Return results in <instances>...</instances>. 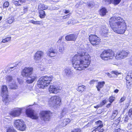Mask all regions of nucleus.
<instances>
[{
  "mask_svg": "<svg viewBox=\"0 0 132 132\" xmlns=\"http://www.w3.org/2000/svg\"><path fill=\"white\" fill-rule=\"evenodd\" d=\"M90 56L83 49H80L78 54L72 58L73 67L76 70H81L88 67L90 64Z\"/></svg>",
  "mask_w": 132,
  "mask_h": 132,
  "instance_id": "f257e3e1",
  "label": "nucleus"
},
{
  "mask_svg": "<svg viewBox=\"0 0 132 132\" xmlns=\"http://www.w3.org/2000/svg\"><path fill=\"white\" fill-rule=\"evenodd\" d=\"M110 24L112 29L118 34H123L127 29V25L125 21L120 17L114 16L110 19Z\"/></svg>",
  "mask_w": 132,
  "mask_h": 132,
  "instance_id": "f03ea898",
  "label": "nucleus"
},
{
  "mask_svg": "<svg viewBox=\"0 0 132 132\" xmlns=\"http://www.w3.org/2000/svg\"><path fill=\"white\" fill-rule=\"evenodd\" d=\"M53 78H54L52 76L41 77L38 81L37 86L39 88H44L49 85Z\"/></svg>",
  "mask_w": 132,
  "mask_h": 132,
  "instance_id": "7ed1b4c3",
  "label": "nucleus"
},
{
  "mask_svg": "<svg viewBox=\"0 0 132 132\" xmlns=\"http://www.w3.org/2000/svg\"><path fill=\"white\" fill-rule=\"evenodd\" d=\"M48 104L50 106L56 107L61 104V99L59 96L55 95L51 97L48 101Z\"/></svg>",
  "mask_w": 132,
  "mask_h": 132,
  "instance_id": "20e7f679",
  "label": "nucleus"
},
{
  "mask_svg": "<svg viewBox=\"0 0 132 132\" xmlns=\"http://www.w3.org/2000/svg\"><path fill=\"white\" fill-rule=\"evenodd\" d=\"M114 55L113 51L111 50H109L103 51L101 54L100 56L103 60H107L112 59Z\"/></svg>",
  "mask_w": 132,
  "mask_h": 132,
  "instance_id": "39448f33",
  "label": "nucleus"
},
{
  "mask_svg": "<svg viewBox=\"0 0 132 132\" xmlns=\"http://www.w3.org/2000/svg\"><path fill=\"white\" fill-rule=\"evenodd\" d=\"M1 95L3 97V101L6 103H8L10 101L8 95V91L7 86L6 85H3L1 88Z\"/></svg>",
  "mask_w": 132,
  "mask_h": 132,
  "instance_id": "423d86ee",
  "label": "nucleus"
},
{
  "mask_svg": "<svg viewBox=\"0 0 132 132\" xmlns=\"http://www.w3.org/2000/svg\"><path fill=\"white\" fill-rule=\"evenodd\" d=\"M33 71V68L32 67H26L23 70L21 74L23 77L28 78L32 74Z\"/></svg>",
  "mask_w": 132,
  "mask_h": 132,
  "instance_id": "0eeeda50",
  "label": "nucleus"
},
{
  "mask_svg": "<svg viewBox=\"0 0 132 132\" xmlns=\"http://www.w3.org/2000/svg\"><path fill=\"white\" fill-rule=\"evenodd\" d=\"M51 114L49 111H42L40 113V115L42 119L46 121L49 120Z\"/></svg>",
  "mask_w": 132,
  "mask_h": 132,
  "instance_id": "6e6552de",
  "label": "nucleus"
},
{
  "mask_svg": "<svg viewBox=\"0 0 132 132\" xmlns=\"http://www.w3.org/2000/svg\"><path fill=\"white\" fill-rule=\"evenodd\" d=\"M26 113L27 116L32 119H36L38 118L37 114L31 109H28L26 110Z\"/></svg>",
  "mask_w": 132,
  "mask_h": 132,
  "instance_id": "1a4fd4ad",
  "label": "nucleus"
},
{
  "mask_svg": "<svg viewBox=\"0 0 132 132\" xmlns=\"http://www.w3.org/2000/svg\"><path fill=\"white\" fill-rule=\"evenodd\" d=\"M61 89V87L60 86L52 85L50 86L49 90L50 93L56 94L59 92Z\"/></svg>",
  "mask_w": 132,
  "mask_h": 132,
  "instance_id": "9d476101",
  "label": "nucleus"
},
{
  "mask_svg": "<svg viewBox=\"0 0 132 132\" xmlns=\"http://www.w3.org/2000/svg\"><path fill=\"white\" fill-rule=\"evenodd\" d=\"M89 39L93 45L98 44L100 42V38L95 35H90L89 36Z\"/></svg>",
  "mask_w": 132,
  "mask_h": 132,
  "instance_id": "9b49d317",
  "label": "nucleus"
},
{
  "mask_svg": "<svg viewBox=\"0 0 132 132\" xmlns=\"http://www.w3.org/2000/svg\"><path fill=\"white\" fill-rule=\"evenodd\" d=\"M44 54V53L42 51H37L34 56L33 58L35 62L37 63L39 62L43 57Z\"/></svg>",
  "mask_w": 132,
  "mask_h": 132,
  "instance_id": "f8f14e48",
  "label": "nucleus"
},
{
  "mask_svg": "<svg viewBox=\"0 0 132 132\" xmlns=\"http://www.w3.org/2000/svg\"><path fill=\"white\" fill-rule=\"evenodd\" d=\"M25 108L24 107L21 108H17L15 110L11 112L10 114L12 116L18 117L21 114V111Z\"/></svg>",
  "mask_w": 132,
  "mask_h": 132,
  "instance_id": "ddd939ff",
  "label": "nucleus"
},
{
  "mask_svg": "<svg viewBox=\"0 0 132 132\" xmlns=\"http://www.w3.org/2000/svg\"><path fill=\"white\" fill-rule=\"evenodd\" d=\"M77 35L76 34H71L66 36L65 38L67 41H75L77 39Z\"/></svg>",
  "mask_w": 132,
  "mask_h": 132,
  "instance_id": "4468645a",
  "label": "nucleus"
},
{
  "mask_svg": "<svg viewBox=\"0 0 132 132\" xmlns=\"http://www.w3.org/2000/svg\"><path fill=\"white\" fill-rule=\"evenodd\" d=\"M126 79L127 85L130 86L132 84V73L130 72L128 73L126 77Z\"/></svg>",
  "mask_w": 132,
  "mask_h": 132,
  "instance_id": "2eb2a0df",
  "label": "nucleus"
},
{
  "mask_svg": "<svg viewBox=\"0 0 132 132\" xmlns=\"http://www.w3.org/2000/svg\"><path fill=\"white\" fill-rule=\"evenodd\" d=\"M57 54V52L52 48L48 49L47 52V55L50 57L55 56Z\"/></svg>",
  "mask_w": 132,
  "mask_h": 132,
  "instance_id": "dca6fc26",
  "label": "nucleus"
},
{
  "mask_svg": "<svg viewBox=\"0 0 132 132\" xmlns=\"http://www.w3.org/2000/svg\"><path fill=\"white\" fill-rule=\"evenodd\" d=\"M121 0H103V2L106 4H109L112 3L115 5L119 4Z\"/></svg>",
  "mask_w": 132,
  "mask_h": 132,
  "instance_id": "f3484780",
  "label": "nucleus"
},
{
  "mask_svg": "<svg viewBox=\"0 0 132 132\" xmlns=\"http://www.w3.org/2000/svg\"><path fill=\"white\" fill-rule=\"evenodd\" d=\"M73 72L72 70L70 69H65L64 70V75L67 77H70L72 76Z\"/></svg>",
  "mask_w": 132,
  "mask_h": 132,
  "instance_id": "a211bd4d",
  "label": "nucleus"
},
{
  "mask_svg": "<svg viewBox=\"0 0 132 132\" xmlns=\"http://www.w3.org/2000/svg\"><path fill=\"white\" fill-rule=\"evenodd\" d=\"M23 121L20 120H15L14 122V126L18 129V128H19V127L20 126L21 124L23 122Z\"/></svg>",
  "mask_w": 132,
  "mask_h": 132,
  "instance_id": "6ab92c4d",
  "label": "nucleus"
},
{
  "mask_svg": "<svg viewBox=\"0 0 132 132\" xmlns=\"http://www.w3.org/2000/svg\"><path fill=\"white\" fill-rule=\"evenodd\" d=\"M96 125V126L95 127H97V128H95V130H100L102 129V128L103 127V125L102 123V121L100 120H98L95 122Z\"/></svg>",
  "mask_w": 132,
  "mask_h": 132,
  "instance_id": "aec40b11",
  "label": "nucleus"
},
{
  "mask_svg": "<svg viewBox=\"0 0 132 132\" xmlns=\"http://www.w3.org/2000/svg\"><path fill=\"white\" fill-rule=\"evenodd\" d=\"M26 80V82L28 84L32 83L34 81L36 80L37 77L35 76H32L30 77Z\"/></svg>",
  "mask_w": 132,
  "mask_h": 132,
  "instance_id": "412c9836",
  "label": "nucleus"
},
{
  "mask_svg": "<svg viewBox=\"0 0 132 132\" xmlns=\"http://www.w3.org/2000/svg\"><path fill=\"white\" fill-rule=\"evenodd\" d=\"M10 88L11 89H16L18 87L15 84V81L13 80L12 82H10L8 84Z\"/></svg>",
  "mask_w": 132,
  "mask_h": 132,
  "instance_id": "4be33fe9",
  "label": "nucleus"
},
{
  "mask_svg": "<svg viewBox=\"0 0 132 132\" xmlns=\"http://www.w3.org/2000/svg\"><path fill=\"white\" fill-rule=\"evenodd\" d=\"M105 84V82L104 81L98 82L97 85L96 86V87L98 91H100L101 88L103 87Z\"/></svg>",
  "mask_w": 132,
  "mask_h": 132,
  "instance_id": "5701e85b",
  "label": "nucleus"
},
{
  "mask_svg": "<svg viewBox=\"0 0 132 132\" xmlns=\"http://www.w3.org/2000/svg\"><path fill=\"white\" fill-rule=\"evenodd\" d=\"M102 32L101 34L104 37L107 36V34L108 31L107 29L105 27L103 26V28L101 29Z\"/></svg>",
  "mask_w": 132,
  "mask_h": 132,
  "instance_id": "b1692460",
  "label": "nucleus"
},
{
  "mask_svg": "<svg viewBox=\"0 0 132 132\" xmlns=\"http://www.w3.org/2000/svg\"><path fill=\"white\" fill-rule=\"evenodd\" d=\"M22 123L18 129L21 131H24L26 130V125L23 122H22Z\"/></svg>",
  "mask_w": 132,
  "mask_h": 132,
  "instance_id": "393cba45",
  "label": "nucleus"
},
{
  "mask_svg": "<svg viewBox=\"0 0 132 132\" xmlns=\"http://www.w3.org/2000/svg\"><path fill=\"white\" fill-rule=\"evenodd\" d=\"M6 82L7 84L12 82L13 80H14L12 78L11 76L10 75H7L6 76Z\"/></svg>",
  "mask_w": 132,
  "mask_h": 132,
  "instance_id": "a878e982",
  "label": "nucleus"
},
{
  "mask_svg": "<svg viewBox=\"0 0 132 132\" xmlns=\"http://www.w3.org/2000/svg\"><path fill=\"white\" fill-rule=\"evenodd\" d=\"M120 53L121 52L120 51L117 52L116 53L115 56V58L116 59L118 60L123 59L121 54Z\"/></svg>",
  "mask_w": 132,
  "mask_h": 132,
  "instance_id": "bb28decb",
  "label": "nucleus"
},
{
  "mask_svg": "<svg viewBox=\"0 0 132 132\" xmlns=\"http://www.w3.org/2000/svg\"><path fill=\"white\" fill-rule=\"evenodd\" d=\"M120 51L121 52L120 53L121 54L123 59L126 57L127 56V55L129 53V52L127 51L122 50Z\"/></svg>",
  "mask_w": 132,
  "mask_h": 132,
  "instance_id": "cd10ccee",
  "label": "nucleus"
},
{
  "mask_svg": "<svg viewBox=\"0 0 132 132\" xmlns=\"http://www.w3.org/2000/svg\"><path fill=\"white\" fill-rule=\"evenodd\" d=\"M107 12L106 9L105 8H103L101 9L100 11V14L101 15L104 16Z\"/></svg>",
  "mask_w": 132,
  "mask_h": 132,
  "instance_id": "c85d7f7f",
  "label": "nucleus"
},
{
  "mask_svg": "<svg viewBox=\"0 0 132 132\" xmlns=\"http://www.w3.org/2000/svg\"><path fill=\"white\" fill-rule=\"evenodd\" d=\"M70 121V120L68 118L64 119L63 120L62 126H65L68 123H69Z\"/></svg>",
  "mask_w": 132,
  "mask_h": 132,
  "instance_id": "c756f323",
  "label": "nucleus"
},
{
  "mask_svg": "<svg viewBox=\"0 0 132 132\" xmlns=\"http://www.w3.org/2000/svg\"><path fill=\"white\" fill-rule=\"evenodd\" d=\"M38 9L41 10H44L46 9L47 8V6L43 4H40L38 6Z\"/></svg>",
  "mask_w": 132,
  "mask_h": 132,
  "instance_id": "7c9ffc66",
  "label": "nucleus"
},
{
  "mask_svg": "<svg viewBox=\"0 0 132 132\" xmlns=\"http://www.w3.org/2000/svg\"><path fill=\"white\" fill-rule=\"evenodd\" d=\"M30 22L34 24H39L40 25L42 24H43V22L41 21H35L33 20H31L30 21Z\"/></svg>",
  "mask_w": 132,
  "mask_h": 132,
  "instance_id": "2f4dec72",
  "label": "nucleus"
},
{
  "mask_svg": "<svg viewBox=\"0 0 132 132\" xmlns=\"http://www.w3.org/2000/svg\"><path fill=\"white\" fill-rule=\"evenodd\" d=\"M14 20V17L11 16L9 17L6 20V22L9 23L11 24L12 23Z\"/></svg>",
  "mask_w": 132,
  "mask_h": 132,
  "instance_id": "473e14b6",
  "label": "nucleus"
},
{
  "mask_svg": "<svg viewBox=\"0 0 132 132\" xmlns=\"http://www.w3.org/2000/svg\"><path fill=\"white\" fill-rule=\"evenodd\" d=\"M85 89V87L84 85L80 86L78 88L77 90L79 92H82Z\"/></svg>",
  "mask_w": 132,
  "mask_h": 132,
  "instance_id": "72a5a7b5",
  "label": "nucleus"
},
{
  "mask_svg": "<svg viewBox=\"0 0 132 132\" xmlns=\"http://www.w3.org/2000/svg\"><path fill=\"white\" fill-rule=\"evenodd\" d=\"M45 12L43 10H42L40 12L39 16L41 18H43L45 17Z\"/></svg>",
  "mask_w": 132,
  "mask_h": 132,
  "instance_id": "f704fd0d",
  "label": "nucleus"
},
{
  "mask_svg": "<svg viewBox=\"0 0 132 132\" xmlns=\"http://www.w3.org/2000/svg\"><path fill=\"white\" fill-rule=\"evenodd\" d=\"M59 50V51L61 53L64 50V48L62 44L60 45Z\"/></svg>",
  "mask_w": 132,
  "mask_h": 132,
  "instance_id": "c9c22d12",
  "label": "nucleus"
},
{
  "mask_svg": "<svg viewBox=\"0 0 132 132\" xmlns=\"http://www.w3.org/2000/svg\"><path fill=\"white\" fill-rule=\"evenodd\" d=\"M11 39V37H7L5 38L3 40L2 42L3 43H5L6 42H8Z\"/></svg>",
  "mask_w": 132,
  "mask_h": 132,
  "instance_id": "e433bc0d",
  "label": "nucleus"
},
{
  "mask_svg": "<svg viewBox=\"0 0 132 132\" xmlns=\"http://www.w3.org/2000/svg\"><path fill=\"white\" fill-rule=\"evenodd\" d=\"M6 132H17V131L13 128L10 127L7 128Z\"/></svg>",
  "mask_w": 132,
  "mask_h": 132,
  "instance_id": "4c0bfd02",
  "label": "nucleus"
},
{
  "mask_svg": "<svg viewBox=\"0 0 132 132\" xmlns=\"http://www.w3.org/2000/svg\"><path fill=\"white\" fill-rule=\"evenodd\" d=\"M38 67L41 71H44L45 69V67L40 64L38 65Z\"/></svg>",
  "mask_w": 132,
  "mask_h": 132,
  "instance_id": "58836bf2",
  "label": "nucleus"
},
{
  "mask_svg": "<svg viewBox=\"0 0 132 132\" xmlns=\"http://www.w3.org/2000/svg\"><path fill=\"white\" fill-rule=\"evenodd\" d=\"M68 112V110L67 109L64 108L62 110V112L61 113L62 116H64V115L67 113Z\"/></svg>",
  "mask_w": 132,
  "mask_h": 132,
  "instance_id": "ea45409f",
  "label": "nucleus"
},
{
  "mask_svg": "<svg viewBox=\"0 0 132 132\" xmlns=\"http://www.w3.org/2000/svg\"><path fill=\"white\" fill-rule=\"evenodd\" d=\"M118 113V111L117 110H115L113 111L112 114V117H113V118H114L117 115Z\"/></svg>",
  "mask_w": 132,
  "mask_h": 132,
  "instance_id": "a19ab883",
  "label": "nucleus"
},
{
  "mask_svg": "<svg viewBox=\"0 0 132 132\" xmlns=\"http://www.w3.org/2000/svg\"><path fill=\"white\" fill-rule=\"evenodd\" d=\"M12 2L16 6H18L21 5V4L20 3L19 1H17L14 0L12 1Z\"/></svg>",
  "mask_w": 132,
  "mask_h": 132,
  "instance_id": "79ce46f5",
  "label": "nucleus"
},
{
  "mask_svg": "<svg viewBox=\"0 0 132 132\" xmlns=\"http://www.w3.org/2000/svg\"><path fill=\"white\" fill-rule=\"evenodd\" d=\"M87 5L89 7H92L94 6V3L92 2H90L88 3Z\"/></svg>",
  "mask_w": 132,
  "mask_h": 132,
  "instance_id": "37998d69",
  "label": "nucleus"
},
{
  "mask_svg": "<svg viewBox=\"0 0 132 132\" xmlns=\"http://www.w3.org/2000/svg\"><path fill=\"white\" fill-rule=\"evenodd\" d=\"M128 114L129 117H132V109H130L129 110Z\"/></svg>",
  "mask_w": 132,
  "mask_h": 132,
  "instance_id": "c03bdc74",
  "label": "nucleus"
},
{
  "mask_svg": "<svg viewBox=\"0 0 132 132\" xmlns=\"http://www.w3.org/2000/svg\"><path fill=\"white\" fill-rule=\"evenodd\" d=\"M115 98L113 96L110 97L109 99V101L110 103H112L115 100Z\"/></svg>",
  "mask_w": 132,
  "mask_h": 132,
  "instance_id": "a18cd8bd",
  "label": "nucleus"
},
{
  "mask_svg": "<svg viewBox=\"0 0 132 132\" xmlns=\"http://www.w3.org/2000/svg\"><path fill=\"white\" fill-rule=\"evenodd\" d=\"M9 2H6L4 4V7H7L9 6Z\"/></svg>",
  "mask_w": 132,
  "mask_h": 132,
  "instance_id": "49530a36",
  "label": "nucleus"
},
{
  "mask_svg": "<svg viewBox=\"0 0 132 132\" xmlns=\"http://www.w3.org/2000/svg\"><path fill=\"white\" fill-rule=\"evenodd\" d=\"M104 131V129H101L100 130H95V128L94 130H93L92 132H103Z\"/></svg>",
  "mask_w": 132,
  "mask_h": 132,
  "instance_id": "de8ad7c7",
  "label": "nucleus"
},
{
  "mask_svg": "<svg viewBox=\"0 0 132 132\" xmlns=\"http://www.w3.org/2000/svg\"><path fill=\"white\" fill-rule=\"evenodd\" d=\"M28 7L27 6H25L23 7V12L24 13L26 12L27 10H28Z\"/></svg>",
  "mask_w": 132,
  "mask_h": 132,
  "instance_id": "09e8293b",
  "label": "nucleus"
},
{
  "mask_svg": "<svg viewBox=\"0 0 132 132\" xmlns=\"http://www.w3.org/2000/svg\"><path fill=\"white\" fill-rule=\"evenodd\" d=\"M106 103V100H103L100 103V105L101 106H102L103 105L105 104Z\"/></svg>",
  "mask_w": 132,
  "mask_h": 132,
  "instance_id": "8fccbe9b",
  "label": "nucleus"
},
{
  "mask_svg": "<svg viewBox=\"0 0 132 132\" xmlns=\"http://www.w3.org/2000/svg\"><path fill=\"white\" fill-rule=\"evenodd\" d=\"M126 99V98L124 96L122 97L120 100V103H121L123 101Z\"/></svg>",
  "mask_w": 132,
  "mask_h": 132,
  "instance_id": "3c124183",
  "label": "nucleus"
},
{
  "mask_svg": "<svg viewBox=\"0 0 132 132\" xmlns=\"http://www.w3.org/2000/svg\"><path fill=\"white\" fill-rule=\"evenodd\" d=\"M80 130L79 129H76L73 131H72L71 132H80Z\"/></svg>",
  "mask_w": 132,
  "mask_h": 132,
  "instance_id": "603ef678",
  "label": "nucleus"
},
{
  "mask_svg": "<svg viewBox=\"0 0 132 132\" xmlns=\"http://www.w3.org/2000/svg\"><path fill=\"white\" fill-rule=\"evenodd\" d=\"M112 74H115L116 75H118L119 74V73L116 71H113L112 72Z\"/></svg>",
  "mask_w": 132,
  "mask_h": 132,
  "instance_id": "864d4df0",
  "label": "nucleus"
},
{
  "mask_svg": "<svg viewBox=\"0 0 132 132\" xmlns=\"http://www.w3.org/2000/svg\"><path fill=\"white\" fill-rule=\"evenodd\" d=\"M19 1L20 3L21 4L24 3L25 2V0H19Z\"/></svg>",
  "mask_w": 132,
  "mask_h": 132,
  "instance_id": "5fc2aeb1",
  "label": "nucleus"
},
{
  "mask_svg": "<svg viewBox=\"0 0 132 132\" xmlns=\"http://www.w3.org/2000/svg\"><path fill=\"white\" fill-rule=\"evenodd\" d=\"M128 117L127 116H126L125 117V118L124 119V121L125 122H127L128 121Z\"/></svg>",
  "mask_w": 132,
  "mask_h": 132,
  "instance_id": "6e6d98bb",
  "label": "nucleus"
},
{
  "mask_svg": "<svg viewBox=\"0 0 132 132\" xmlns=\"http://www.w3.org/2000/svg\"><path fill=\"white\" fill-rule=\"evenodd\" d=\"M63 11L66 14L68 13L69 12V10H63Z\"/></svg>",
  "mask_w": 132,
  "mask_h": 132,
  "instance_id": "4d7b16f0",
  "label": "nucleus"
},
{
  "mask_svg": "<svg viewBox=\"0 0 132 132\" xmlns=\"http://www.w3.org/2000/svg\"><path fill=\"white\" fill-rule=\"evenodd\" d=\"M95 81L94 80H92L90 82V84H93L95 82Z\"/></svg>",
  "mask_w": 132,
  "mask_h": 132,
  "instance_id": "13d9d810",
  "label": "nucleus"
},
{
  "mask_svg": "<svg viewBox=\"0 0 132 132\" xmlns=\"http://www.w3.org/2000/svg\"><path fill=\"white\" fill-rule=\"evenodd\" d=\"M120 128H119L117 129H116L115 130V132H120Z\"/></svg>",
  "mask_w": 132,
  "mask_h": 132,
  "instance_id": "bf43d9fd",
  "label": "nucleus"
},
{
  "mask_svg": "<svg viewBox=\"0 0 132 132\" xmlns=\"http://www.w3.org/2000/svg\"><path fill=\"white\" fill-rule=\"evenodd\" d=\"M101 105H100H100H97V106H94V108H98L100 107H101Z\"/></svg>",
  "mask_w": 132,
  "mask_h": 132,
  "instance_id": "052dcab7",
  "label": "nucleus"
},
{
  "mask_svg": "<svg viewBox=\"0 0 132 132\" xmlns=\"http://www.w3.org/2000/svg\"><path fill=\"white\" fill-rule=\"evenodd\" d=\"M119 92V90L118 89H116L114 91V92L116 93H117Z\"/></svg>",
  "mask_w": 132,
  "mask_h": 132,
  "instance_id": "680f3d73",
  "label": "nucleus"
},
{
  "mask_svg": "<svg viewBox=\"0 0 132 132\" xmlns=\"http://www.w3.org/2000/svg\"><path fill=\"white\" fill-rule=\"evenodd\" d=\"M62 37H61L58 40V42L60 43L61 42V41L62 40Z\"/></svg>",
  "mask_w": 132,
  "mask_h": 132,
  "instance_id": "e2e57ef3",
  "label": "nucleus"
},
{
  "mask_svg": "<svg viewBox=\"0 0 132 132\" xmlns=\"http://www.w3.org/2000/svg\"><path fill=\"white\" fill-rule=\"evenodd\" d=\"M106 74L109 77H111L110 74L108 72L106 73Z\"/></svg>",
  "mask_w": 132,
  "mask_h": 132,
  "instance_id": "0e129e2a",
  "label": "nucleus"
},
{
  "mask_svg": "<svg viewBox=\"0 0 132 132\" xmlns=\"http://www.w3.org/2000/svg\"><path fill=\"white\" fill-rule=\"evenodd\" d=\"M14 68V67H12L10 68L9 70L12 71V70H12V69H13Z\"/></svg>",
  "mask_w": 132,
  "mask_h": 132,
  "instance_id": "69168bd1",
  "label": "nucleus"
},
{
  "mask_svg": "<svg viewBox=\"0 0 132 132\" xmlns=\"http://www.w3.org/2000/svg\"><path fill=\"white\" fill-rule=\"evenodd\" d=\"M130 64L132 65V58L131 60L130 61Z\"/></svg>",
  "mask_w": 132,
  "mask_h": 132,
  "instance_id": "338daca9",
  "label": "nucleus"
},
{
  "mask_svg": "<svg viewBox=\"0 0 132 132\" xmlns=\"http://www.w3.org/2000/svg\"><path fill=\"white\" fill-rule=\"evenodd\" d=\"M111 105V104H108L107 106V107L108 108L109 107V106H110V105Z\"/></svg>",
  "mask_w": 132,
  "mask_h": 132,
  "instance_id": "774afa93",
  "label": "nucleus"
}]
</instances>
